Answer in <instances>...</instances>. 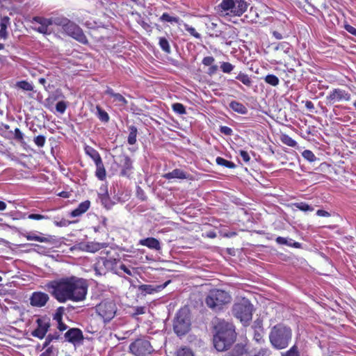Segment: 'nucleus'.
Here are the masks:
<instances>
[{
  "label": "nucleus",
  "mask_w": 356,
  "mask_h": 356,
  "mask_svg": "<svg viewBox=\"0 0 356 356\" xmlns=\"http://www.w3.org/2000/svg\"><path fill=\"white\" fill-rule=\"evenodd\" d=\"M95 165H96V172H95L96 177L101 181L104 180L106 177V170L104 166L102 161L96 163Z\"/></svg>",
  "instance_id": "obj_28"
},
{
  "label": "nucleus",
  "mask_w": 356,
  "mask_h": 356,
  "mask_svg": "<svg viewBox=\"0 0 356 356\" xmlns=\"http://www.w3.org/2000/svg\"><path fill=\"white\" fill-rule=\"evenodd\" d=\"M134 315H140L145 313V307H136L134 309Z\"/></svg>",
  "instance_id": "obj_63"
},
{
  "label": "nucleus",
  "mask_w": 356,
  "mask_h": 356,
  "mask_svg": "<svg viewBox=\"0 0 356 356\" xmlns=\"http://www.w3.org/2000/svg\"><path fill=\"white\" fill-rule=\"evenodd\" d=\"M159 19L161 22H167L177 23V24H179L180 22H182L181 20H180V19L179 17L170 16L167 13H163V15L160 17Z\"/></svg>",
  "instance_id": "obj_37"
},
{
  "label": "nucleus",
  "mask_w": 356,
  "mask_h": 356,
  "mask_svg": "<svg viewBox=\"0 0 356 356\" xmlns=\"http://www.w3.org/2000/svg\"><path fill=\"white\" fill-rule=\"evenodd\" d=\"M177 356H195L193 351L186 347L181 348L177 350Z\"/></svg>",
  "instance_id": "obj_47"
},
{
  "label": "nucleus",
  "mask_w": 356,
  "mask_h": 356,
  "mask_svg": "<svg viewBox=\"0 0 356 356\" xmlns=\"http://www.w3.org/2000/svg\"><path fill=\"white\" fill-rule=\"evenodd\" d=\"M293 332L290 327L282 323L273 326L269 333V341L276 350L284 349L292 339Z\"/></svg>",
  "instance_id": "obj_3"
},
{
  "label": "nucleus",
  "mask_w": 356,
  "mask_h": 356,
  "mask_svg": "<svg viewBox=\"0 0 356 356\" xmlns=\"http://www.w3.org/2000/svg\"><path fill=\"white\" fill-rule=\"evenodd\" d=\"M270 351L268 348H260L251 356H269Z\"/></svg>",
  "instance_id": "obj_52"
},
{
  "label": "nucleus",
  "mask_w": 356,
  "mask_h": 356,
  "mask_svg": "<svg viewBox=\"0 0 356 356\" xmlns=\"http://www.w3.org/2000/svg\"><path fill=\"white\" fill-rule=\"evenodd\" d=\"M281 356H300V353L297 346L293 345L287 351L282 353Z\"/></svg>",
  "instance_id": "obj_44"
},
{
  "label": "nucleus",
  "mask_w": 356,
  "mask_h": 356,
  "mask_svg": "<svg viewBox=\"0 0 356 356\" xmlns=\"http://www.w3.org/2000/svg\"><path fill=\"white\" fill-rule=\"evenodd\" d=\"M129 131L127 142L129 145H134L136 143L138 129L135 126L132 125L129 127Z\"/></svg>",
  "instance_id": "obj_31"
},
{
  "label": "nucleus",
  "mask_w": 356,
  "mask_h": 356,
  "mask_svg": "<svg viewBox=\"0 0 356 356\" xmlns=\"http://www.w3.org/2000/svg\"><path fill=\"white\" fill-rule=\"evenodd\" d=\"M236 79L242 82L245 86L250 87L252 85V79L250 77L243 72H240L236 76Z\"/></svg>",
  "instance_id": "obj_35"
},
{
  "label": "nucleus",
  "mask_w": 356,
  "mask_h": 356,
  "mask_svg": "<svg viewBox=\"0 0 356 356\" xmlns=\"http://www.w3.org/2000/svg\"><path fill=\"white\" fill-rule=\"evenodd\" d=\"M46 287L60 303L67 301L79 302L86 300L88 284L86 280L72 275L50 281Z\"/></svg>",
  "instance_id": "obj_1"
},
{
  "label": "nucleus",
  "mask_w": 356,
  "mask_h": 356,
  "mask_svg": "<svg viewBox=\"0 0 356 356\" xmlns=\"http://www.w3.org/2000/svg\"><path fill=\"white\" fill-rule=\"evenodd\" d=\"M231 296L225 291L221 289L211 290L205 298L207 306L215 312L223 309L224 305L231 302Z\"/></svg>",
  "instance_id": "obj_4"
},
{
  "label": "nucleus",
  "mask_w": 356,
  "mask_h": 356,
  "mask_svg": "<svg viewBox=\"0 0 356 356\" xmlns=\"http://www.w3.org/2000/svg\"><path fill=\"white\" fill-rule=\"evenodd\" d=\"M96 115L98 119L102 122L107 123L110 120L108 113L102 109L99 105L96 106Z\"/></svg>",
  "instance_id": "obj_29"
},
{
  "label": "nucleus",
  "mask_w": 356,
  "mask_h": 356,
  "mask_svg": "<svg viewBox=\"0 0 356 356\" xmlns=\"http://www.w3.org/2000/svg\"><path fill=\"white\" fill-rule=\"evenodd\" d=\"M166 179H187V174L182 170L176 168L171 172L165 173L163 176Z\"/></svg>",
  "instance_id": "obj_22"
},
{
  "label": "nucleus",
  "mask_w": 356,
  "mask_h": 356,
  "mask_svg": "<svg viewBox=\"0 0 356 356\" xmlns=\"http://www.w3.org/2000/svg\"><path fill=\"white\" fill-rule=\"evenodd\" d=\"M96 311L104 321H110L116 313V306L113 301H102L96 307Z\"/></svg>",
  "instance_id": "obj_9"
},
{
  "label": "nucleus",
  "mask_w": 356,
  "mask_h": 356,
  "mask_svg": "<svg viewBox=\"0 0 356 356\" xmlns=\"http://www.w3.org/2000/svg\"><path fill=\"white\" fill-rule=\"evenodd\" d=\"M54 222L57 227H67L71 223L70 221L65 218H62L60 220H55Z\"/></svg>",
  "instance_id": "obj_53"
},
{
  "label": "nucleus",
  "mask_w": 356,
  "mask_h": 356,
  "mask_svg": "<svg viewBox=\"0 0 356 356\" xmlns=\"http://www.w3.org/2000/svg\"><path fill=\"white\" fill-rule=\"evenodd\" d=\"M90 207V202L89 200L83 201L81 202L75 209L71 211L70 216L74 218L80 216L86 212Z\"/></svg>",
  "instance_id": "obj_21"
},
{
  "label": "nucleus",
  "mask_w": 356,
  "mask_h": 356,
  "mask_svg": "<svg viewBox=\"0 0 356 356\" xmlns=\"http://www.w3.org/2000/svg\"><path fill=\"white\" fill-rule=\"evenodd\" d=\"M239 155L241 156V157L242 158L243 161L245 162V163H248L250 160V156L249 155V154L245 151V150H240L239 151Z\"/></svg>",
  "instance_id": "obj_58"
},
{
  "label": "nucleus",
  "mask_w": 356,
  "mask_h": 356,
  "mask_svg": "<svg viewBox=\"0 0 356 356\" xmlns=\"http://www.w3.org/2000/svg\"><path fill=\"white\" fill-rule=\"evenodd\" d=\"M105 191L104 193L99 194V198L100 199V201L102 204L104 205V207H106L107 209H111L112 204L111 202L110 197L108 195L107 191L106 189H104Z\"/></svg>",
  "instance_id": "obj_34"
},
{
  "label": "nucleus",
  "mask_w": 356,
  "mask_h": 356,
  "mask_svg": "<svg viewBox=\"0 0 356 356\" xmlns=\"http://www.w3.org/2000/svg\"><path fill=\"white\" fill-rule=\"evenodd\" d=\"M28 218L29 219L35 220H40L47 218L46 216L41 215V214H38V213L29 214Z\"/></svg>",
  "instance_id": "obj_59"
},
{
  "label": "nucleus",
  "mask_w": 356,
  "mask_h": 356,
  "mask_svg": "<svg viewBox=\"0 0 356 356\" xmlns=\"http://www.w3.org/2000/svg\"><path fill=\"white\" fill-rule=\"evenodd\" d=\"M65 309L64 307H59L56 309L54 314V320L56 321H60L63 320V316L65 313Z\"/></svg>",
  "instance_id": "obj_45"
},
{
  "label": "nucleus",
  "mask_w": 356,
  "mask_h": 356,
  "mask_svg": "<svg viewBox=\"0 0 356 356\" xmlns=\"http://www.w3.org/2000/svg\"><path fill=\"white\" fill-rule=\"evenodd\" d=\"M10 19L5 16L1 18L0 21V39L6 40L8 37L7 28L10 24Z\"/></svg>",
  "instance_id": "obj_26"
},
{
  "label": "nucleus",
  "mask_w": 356,
  "mask_h": 356,
  "mask_svg": "<svg viewBox=\"0 0 356 356\" xmlns=\"http://www.w3.org/2000/svg\"><path fill=\"white\" fill-rule=\"evenodd\" d=\"M216 331L213 337V344L218 351H224L228 349L236 339V332L232 323L224 320H220L216 325Z\"/></svg>",
  "instance_id": "obj_2"
},
{
  "label": "nucleus",
  "mask_w": 356,
  "mask_h": 356,
  "mask_svg": "<svg viewBox=\"0 0 356 356\" xmlns=\"http://www.w3.org/2000/svg\"><path fill=\"white\" fill-rule=\"evenodd\" d=\"M130 352L135 356H150L154 349L146 338H139L129 345Z\"/></svg>",
  "instance_id": "obj_7"
},
{
  "label": "nucleus",
  "mask_w": 356,
  "mask_h": 356,
  "mask_svg": "<svg viewBox=\"0 0 356 356\" xmlns=\"http://www.w3.org/2000/svg\"><path fill=\"white\" fill-rule=\"evenodd\" d=\"M36 323L37 327L32 331L31 335L42 339L45 337L50 327L49 321L45 318H39L36 320Z\"/></svg>",
  "instance_id": "obj_14"
},
{
  "label": "nucleus",
  "mask_w": 356,
  "mask_h": 356,
  "mask_svg": "<svg viewBox=\"0 0 356 356\" xmlns=\"http://www.w3.org/2000/svg\"><path fill=\"white\" fill-rule=\"evenodd\" d=\"M49 300L47 293L42 291H35L30 296V304L33 307H42L45 306Z\"/></svg>",
  "instance_id": "obj_16"
},
{
  "label": "nucleus",
  "mask_w": 356,
  "mask_h": 356,
  "mask_svg": "<svg viewBox=\"0 0 356 356\" xmlns=\"http://www.w3.org/2000/svg\"><path fill=\"white\" fill-rule=\"evenodd\" d=\"M159 46L161 49L165 53L170 54L171 52L170 46L165 38H159Z\"/></svg>",
  "instance_id": "obj_40"
},
{
  "label": "nucleus",
  "mask_w": 356,
  "mask_h": 356,
  "mask_svg": "<svg viewBox=\"0 0 356 356\" xmlns=\"http://www.w3.org/2000/svg\"><path fill=\"white\" fill-rule=\"evenodd\" d=\"M49 19L51 22V25L55 24L56 26H61L63 30H64V28H65L70 21V19L64 17H55Z\"/></svg>",
  "instance_id": "obj_27"
},
{
  "label": "nucleus",
  "mask_w": 356,
  "mask_h": 356,
  "mask_svg": "<svg viewBox=\"0 0 356 356\" xmlns=\"http://www.w3.org/2000/svg\"><path fill=\"white\" fill-rule=\"evenodd\" d=\"M16 86L19 88L22 89L25 91H32L33 90V86L32 83L26 81H17L16 83Z\"/></svg>",
  "instance_id": "obj_39"
},
{
  "label": "nucleus",
  "mask_w": 356,
  "mask_h": 356,
  "mask_svg": "<svg viewBox=\"0 0 356 356\" xmlns=\"http://www.w3.org/2000/svg\"><path fill=\"white\" fill-rule=\"evenodd\" d=\"M282 141L286 145L295 147L297 145V143L295 140H293L291 137L284 135L282 138Z\"/></svg>",
  "instance_id": "obj_49"
},
{
  "label": "nucleus",
  "mask_w": 356,
  "mask_h": 356,
  "mask_svg": "<svg viewBox=\"0 0 356 356\" xmlns=\"http://www.w3.org/2000/svg\"><path fill=\"white\" fill-rule=\"evenodd\" d=\"M229 106L233 111L238 114L245 115L248 112V110L245 105L235 100L231 101Z\"/></svg>",
  "instance_id": "obj_24"
},
{
  "label": "nucleus",
  "mask_w": 356,
  "mask_h": 356,
  "mask_svg": "<svg viewBox=\"0 0 356 356\" xmlns=\"http://www.w3.org/2000/svg\"><path fill=\"white\" fill-rule=\"evenodd\" d=\"M63 31L69 36L77 40L80 43L86 44L88 43V40L85 35L83 30L79 26L70 20L67 23Z\"/></svg>",
  "instance_id": "obj_10"
},
{
  "label": "nucleus",
  "mask_w": 356,
  "mask_h": 356,
  "mask_svg": "<svg viewBox=\"0 0 356 356\" xmlns=\"http://www.w3.org/2000/svg\"><path fill=\"white\" fill-rule=\"evenodd\" d=\"M344 29L349 33L356 36V29L350 24H345Z\"/></svg>",
  "instance_id": "obj_60"
},
{
  "label": "nucleus",
  "mask_w": 356,
  "mask_h": 356,
  "mask_svg": "<svg viewBox=\"0 0 356 356\" xmlns=\"http://www.w3.org/2000/svg\"><path fill=\"white\" fill-rule=\"evenodd\" d=\"M67 107V102L64 101H60L56 105V111L60 114H63L65 112Z\"/></svg>",
  "instance_id": "obj_50"
},
{
  "label": "nucleus",
  "mask_w": 356,
  "mask_h": 356,
  "mask_svg": "<svg viewBox=\"0 0 356 356\" xmlns=\"http://www.w3.org/2000/svg\"><path fill=\"white\" fill-rule=\"evenodd\" d=\"M14 138L19 142H22L24 140V134L19 128H16L14 131Z\"/></svg>",
  "instance_id": "obj_54"
},
{
  "label": "nucleus",
  "mask_w": 356,
  "mask_h": 356,
  "mask_svg": "<svg viewBox=\"0 0 356 356\" xmlns=\"http://www.w3.org/2000/svg\"><path fill=\"white\" fill-rule=\"evenodd\" d=\"M189 327L190 322L186 311L185 309L179 310L173 325L175 332L178 336H182L189 330Z\"/></svg>",
  "instance_id": "obj_8"
},
{
  "label": "nucleus",
  "mask_w": 356,
  "mask_h": 356,
  "mask_svg": "<svg viewBox=\"0 0 356 356\" xmlns=\"http://www.w3.org/2000/svg\"><path fill=\"white\" fill-rule=\"evenodd\" d=\"M253 305L247 298H242L236 302L232 309L234 316L239 319L244 325L252 320Z\"/></svg>",
  "instance_id": "obj_5"
},
{
  "label": "nucleus",
  "mask_w": 356,
  "mask_h": 356,
  "mask_svg": "<svg viewBox=\"0 0 356 356\" xmlns=\"http://www.w3.org/2000/svg\"><path fill=\"white\" fill-rule=\"evenodd\" d=\"M275 241L277 244L282 245H286L295 248H301V243L299 242L294 241L292 238H285L282 236H277L275 238Z\"/></svg>",
  "instance_id": "obj_23"
},
{
  "label": "nucleus",
  "mask_w": 356,
  "mask_h": 356,
  "mask_svg": "<svg viewBox=\"0 0 356 356\" xmlns=\"http://www.w3.org/2000/svg\"><path fill=\"white\" fill-rule=\"evenodd\" d=\"M171 280H168L163 284L153 285V284H141L138 286V290L142 296H147L154 294L161 291L164 289L170 283Z\"/></svg>",
  "instance_id": "obj_15"
},
{
  "label": "nucleus",
  "mask_w": 356,
  "mask_h": 356,
  "mask_svg": "<svg viewBox=\"0 0 356 356\" xmlns=\"http://www.w3.org/2000/svg\"><path fill=\"white\" fill-rule=\"evenodd\" d=\"M222 11L229 12L234 16L242 15L248 8L245 0H222L219 5Z\"/></svg>",
  "instance_id": "obj_6"
},
{
  "label": "nucleus",
  "mask_w": 356,
  "mask_h": 356,
  "mask_svg": "<svg viewBox=\"0 0 356 356\" xmlns=\"http://www.w3.org/2000/svg\"><path fill=\"white\" fill-rule=\"evenodd\" d=\"M106 247V243H95L94 245V247H92V249L90 250V252H96L102 248H104Z\"/></svg>",
  "instance_id": "obj_61"
},
{
  "label": "nucleus",
  "mask_w": 356,
  "mask_h": 356,
  "mask_svg": "<svg viewBox=\"0 0 356 356\" xmlns=\"http://www.w3.org/2000/svg\"><path fill=\"white\" fill-rule=\"evenodd\" d=\"M293 205L296 208L302 211H314V208L312 206L303 202L295 203Z\"/></svg>",
  "instance_id": "obj_41"
},
{
  "label": "nucleus",
  "mask_w": 356,
  "mask_h": 356,
  "mask_svg": "<svg viewBox=\"0 0 356 356\" xmlns=\"http://www.w3.org/2000/svg\"><path fill=\"white\" fill-rule=\"evenodd\" d=\"M220 131L225 136H232L233 134V130L227 126H221L220 127Z\"/></svg>",
  "instance_id": "obj_56"
},
{
  "label": "nucleus",
  "mask_w": 356,
  "mask_h": 356,
  "mask_svg": "<svg viewBox=\"0 0 356 356\" xmlns=\"http://www.w3.org/2000/svg\"><path fill=\"white\" fill-rule=\"evenodd\" d=\"M138 245L146 246L151 250H160L161 249L159 241L153 237H148L139 240Z\"/></svg>",
  "instance_id": "obj_20"
},
{
  "label": "nucleus",
  "mask_w": 356,
  "mask_h": 356,
  "mask_svg": "<svg viewBox=\"0 0 356 356\" xmlns=\"http://www.w3.org/2000/svg\"><path fill=\"white\" fill-rule=\"evenodd\" d=\"M316 215L321 217H330L331 216V214L329 212L323 209L317 210Z\"/></svg>",
  "instance_id": "obj_64"
},
{
  "label": "nucleus",
  "mask_w": 356,
  "mask_h": 356,
  "mask_svg": "<svg viewBox=\"0 0 356 356\" xmlns=\"http://www.w3.org/2000/svg\"><path fill=\"white\" fill-rule=\"evenodd\" d=\"M216 162L218 165L224 166L227 168L233 169L236 168V164L232 161H227L222 157L218 156Z\"/></svg>",
  "instance_id": "obj_33"
},
{
  "label": "nucleus",
  "mask_w": 356,
  "mask_h": 356,
  "mask_svg": "<svg viewBox=\"0 0 356 356\" xmlns=\"http://www.w3.org/2000/svg\"><path fill=\"white\" fill-rule=\"evenodd\" d=\"M33 141L38 147H42L45 144L46 137L42 135H39L34 138Z\"/></svg>",
  "instance_id": "obj_51"
},
{
  "label": "nucleus",
  "mask_w": 356,
  "mask_h": 356,
  "mask_svg": "<svg viewBox=\"0 0 356 356\" xmlns=\"http://www.w3.org/2000/svg\"><path fill=\"white\" fill-rule=\"evenodd\" d=\"M184 26L185 30L186 31H188L191 35H193V37H195L197 39L201 38V35L196 31L195 28L189 26L187 24H184Z\"/></svg>",
  "instance_id": "obj_48"
},
{
  "label": "nucleus",
  "mask_w": 356,
  "mask_h": 356,
  "mask_svg": "<svg viewBox=\"0 0 356 356\" xmlns=\"http://www.w3.org/2000/svg\"><path fill=\"white\" fill-rule=\"evenodd\" d=\"M118 165V167L120 168V176L129 177L133 173V161L128 155H120L119 156V163Z\"/></svg>",
  "instance_id": "obj_13"
},
{
  "label": "nucleus",
  "mask_w": 356,
  "mask_h": 356,
  "mask_svg": "<svg viewBox=\"0 0 356 356\" xmlns=\"http://www.w3.org/2000/svg\"><path fill=\"white\" fill-rule=\"evenodd\" d=\"M234 68V66L228 62H222L220 63V69L224 73L229 74L230 73Z\"/></svg>",
  "instance_id": "obj_46"
},
{
  "label": "nucleus",
  "mask_w": 356,
  "mask_h": 356,
  "mask_svg": "<svg viewBox=\"0 0 356 356\" xmlns=\"http://www.w3.org/2000/svg\"><path fill=\"white\" fill-rule=\"evenodd\" d=\"M172 110L175 113L184 115L186 113L185 106L181 103H175L172 106Z\"/></svg>",
  "instance_id": "obj_43"
},
{
  "label": "nucleus",
  "mask_w": 356,
  "mask_h": 356,
  "mask_svg": "<svg viewBox=\"0 0 356 356\" xmlns=\"http://www.w3.org/2000/svg\"><path fill=\"white\" fill-rule=\"evenodd\" d=\"M275 44V51H282L286 54H289L291 49V45L287 42H280Z\"/></svg>",
  "instance_id": "obj_30"
},
{
  "label": "nucleus",
  "mask_w": 356,
  "mask_h": 356,
  "mask_svg": "<svg viewBox=\"0 0 356 356\" xmlns=\"http://www.w3.org/2000/svg\"><path fill=\"white\" fill-rule=\"evenodd\" d=\"M264 81L266 83H268L272 86H277L280 83V80H279L278 77L274 74L266 75L264 77Z\"/></svg>",
  "instance_id": "obj_38"
},
{
  "label": "nucleus",
  "mask_w": 356,
  "mask_h": 356,
  "mask_svg": "<svg viewBox=\"0 0 356 356\" xmlns=\"http://www.w3.org/2000/svg\"><path fill=\"white\" fill-rule=\"evenodd\" d=\"M31 24L33 29L40 33L44 35L51 33V31L49 30L51 22L49 18L40 16L34 17L31 20Z\"/></svg>",
  "instance_id": "obj_12"
},
{
  "label": "nucleus",
  "mask_w": 356,
  "mask_h": 356,
  "mask_svg": "<svg viewBox=\"0 0 356 356\" xmlns=\"http://www.w3.org/2000/svg\"><path fill=\"white\" fill-rule=\"evenodd\" d=\"M326 104H334L336 102H348L351 99L350 92L342 88H334L326 96Z\"/></svg>",
  "instance_id": "obj_11"
},
{
  "label": "nucleus",
  "mask_w": 356,
  "mask_h": 356,
  "mask_svg": "<svg viewBox=\"0 0 356 356\" xmlns=\"http://www.w3.org/2000/svg\"><path fill=\"white\" fill-rule=\"evenodd\" d=\"M231 352L236 356H242L247 352V348L245 345L237 343L234 346Z\"/></svg>",
  "instance_id": "obj_32"
},
{
  "label": "nucleus",
  "mask_w": 356,
  "mask_h": 356,
  "mask_svg": "<svg viewBox=\"0 0 356 356\" xmlns=\"http://www.w3.org/2000/svg\"><path fill=\"white\" fill-rule=\"evenodd\" d=\"M67 341L73 344L81 343L83 340L82 331L79 328H71L65 334Z\"/></svg>",
  "instance_id": "obj_18"
},
{
  "label": "nucleus",
  "mask_w": 356,
  "mask_h": 356,
  "mask_svg": "<svg viewBox=\"0 0 356 356\" xmlns=\"http://www.w3.org/2000/svg\"><path fill=\"white\" fill-rule=\"evenodd\" d=\"M104 95H108L112 98V103L118 107L124 108L128 104V101L120 93L115 92L113 89L109 86H106Z\"/></svg>",
  "instance_id": "obj_17"
},
{
  "label": "nucleus",
  "mask_w": 356,
  "mask_h": 356,
  "mask_svg": "<svg viewBox=\"0 0 356 356\" xmlns=\"http://www.w3.org/2000/svg\"><path fill=\"white\" fill-rule=\"evenodd\" d=\"M119 268L122 270H123L124 273L127 274L128 275L131 276L133 275L134 268H129L126 266L124 264H122L121 262L119 264Z\"/></svg>",
  "instance_id": "obj_55"
},
{
  "label": "nucleus",
  "mask_w": 356,
  "mask_h": 356,
  "mask_svg": "<svg viewBox=\"0 0 356 356\" xmlns=\"http://www.w3.org/2000/svg\"><path fill=\"white\" fill-rule=\"evenodd\" d=\"M215 61V59L213 56H206L202 59V64L205 66L211 65Z\"/></svg>",
  "instance_id": "obj_57"
},
{
  "label": "nucleus",
  "mask_w": 356,
  "mask_h": 356,
  "mask_svg": "<svg viewBox=\"0 0 356 356\" xmlns=\"http://www.w3.org/2000/svg\"><path fill=\"white\" fill-rule=\"evenodd\" d=\"M40 356H56V355L52 352V347H49L44 352L41 353Z\"/></svg>",
  "instance_id": "obj_62"
},
{
  "label": "nucleus",
  "mask_w": 356,
  "mask_h": 356,
  "mask_svg": "<svg viewBox=\"0 0 356 356\" xmlns=\"http://www.w3.org/2000/svg\"><path fill=\"white\" fill-rule=\"evenodd\" d=\"M84 149L86 154L93 160L95 164L102 161L99 153L92 147L86 145Z\"/></svg>",
  "instance_id": "obj_25"
},
{
  "label": "nucleus",
  "mask_w": 356,
  "mask_h": 356,
  "mask_svg": "<svg viewBox=\"0 0 356 356\" xmlns=\"http://www.w3.org/2000/svg\"><path fill=\"white\" fill-rule=\"evenodd\" d=\"M216 26L217 24L213 22L207 24V28L211 36L218 37L220 35L221 32L216 29Z\"/></svg>",
  "instance_id": "obj_36"
},
{
  "label": "nucleus",
  "mask_w": 356,
  "mask_h": 356,
  "mask_svg": "<svg viewBox=\"0 0 356 356\" xmlns=\"http://www.w3.org/2000/svg\"><path fill=\"white\" fill-rule=\"evenodd\" d=\"M302 156L305 160L311 163L316 161L317 159L315 154L311 150L309 149L304 150L302 152Z\"/></svg>",
  "instance_id": "obj_42"
},
{
  "label": "nucleus",
  "mask_w": 356,
  "mask_h": 356,
  "mask_svg": "<svg viewBox=\"0 0 356 356\" xmlns=\"http://www.w3.org/2000/svg\"><path fill=\"white\" fill-rule=\"evenodd\" d=\"M120 261L119 259H116L112 257L108 258H101L98 261V265H102L106 270L113 271L118 273V268Z\"/></svg>",
  "instance_id": "obj_19"
}]
</instances>
